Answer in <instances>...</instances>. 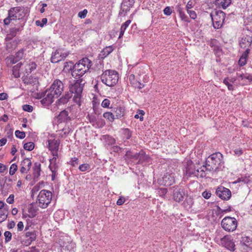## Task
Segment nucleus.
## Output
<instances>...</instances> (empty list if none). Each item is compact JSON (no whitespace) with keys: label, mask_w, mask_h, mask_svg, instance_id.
<instances>
[{"label":"nucleus","mask_w":252,"mask_h":252,"mask_svg":"<svg viewBox=\"0 0 252 252\" xmlns=\"http://www.w3.org/2000/svg\"><path fill=\"white\" fill-rule=\"evenodd\" d=\"M82 80H77L73 84L69 87V91L66 92L64 95H63L59 101L60 103L65 104L72 96L74 102L79 105H81V99L82 97V93L83 89L84 83H82Z\"/></svg>","instance_id":"f257e3e1"},{"label":"nucleus","mask_w":252,"mask_h":252,"mask_svg":"<svg viewBox=\"0 0 252 252\" xmlns=\"http://www.w3.org/2000/svg\"><path fill=\"white\" fill-rule=\"evenodd\" d=\"M222 158V156L219 152L211 155L206 159L205 165L206 170L209 172H216L220 169Z\"/></svg>","instance_id":"f03ea898"},{"label":"nucleus","mask_w":252,"mask_h":252,"mask_svg":"<svg viewBox=\"0 0 252 252\" xmlns=\"http://www.w3.org/2000/svg\"><path fill=\"white\" fill-rule=\"evenodd\" d=\"M92 65L91 61L88 58H83L73 65L72 75L75 78L82 77L90 69Z\"/></svg>","instance_id":"7ed1b4c3"},{"label":"nucleus","mask_w":252,"mask_h":252,"mask_svg":"<svg viewBox=\"0 0 252 252\" xmlns=\"http://www.w3.org/2000/svg\"><path fill=\"white\" fill-rule=\"evenodd\" d=\"M118 75L115 70H107L101 75V81L109 87L115 85L118 81Z\"/></svg>","instance_id":"20e7f679"},{"label":"nucleus","mask_w":252,"mask_h":252,"mask_svg":"<svg viewBox=\"0 0 252 252\" xmlns=\"http://www.w3.org/2000/svg\"><path fill=\"white\" fill-rule=\"evenodd\" d=\"M52 198V193L49 190H41L37 197L36 203L42 208H46L50 203Z\"/></svg>","instance_id":"39448f33"},{"label":"nucleus","mask_w":252,"mask_h":252,"mask_svg":"<svg viewBox=\"0 0 252 252\" xmlns=\"http://www.w3.org/2000/svg\"><path fill=\"white\" fill-rule=\"evenodd\" d=\"M225 13L220 10H216L211 13L210 17L215 29H219L221 27L225 19Z\"/></svg>","instance_id":"423d86ee"},{"label":"nucleus","mask_w":252,"mask_h":252,"mask_svg":"<svg viewBox=\"0 0 252 252\" xmlns=\"http://www.w3.org/2000/svg\"><path fill=\"white\" fill-rule=\"evenodd\" d=\"M222 228L226 231H234L237 226V221L234 218L226 217L222 219L221 222Z\"/></svg>","instance_id":"0eeeda50"},{"label":"nucleus","mask_w":252,"mask_h":252,"mask_svg":"<svg viewBox=\"0 0 252 252\" xmlns=\"http://www.w3.org/2000/svg\"><path fill=\"white\" fill-rule=\"evenodd\" d=\"M20 11L19 7H15L11 8L8 13V17L5 18L3 20L4 24L5 25H9L12 21H15L18 18V14Z\"/></svg>","instance_id":"6e6552de"},{"label":"nucleus","mask_w":252,"mask_h":252,"mask_svg":"<svg viewBox=\"0 0 252 252\" xmlns=\"http://www.w3.org/2000/svg\"><path fill=\"white\" fill-rule=\"evenodd\" d=\"M68 55L67 52H64L62 49H57L55 52L52 53L51 58V62L53 63H57L64 60Z\"/></svg>","instance_id":"1a4fd4ad"},{"label":"nucleus","mask_w":252,"mask_h":252,"mask_svg":"<svg viewBox=\"0 0 252 252\" xmlns=\"http://www.w3.org/2000/svg\"><path fill=\"white\" fill-rule=\"evenodd\" d=\"M49 89L54 92V94H56V97H58L63 91L64 85L62 81L59 79H56Z\"/></svg>","instance_id":"9d476101"},{"label":"nucleus","mask_w":252,"mask_h":252,"mask_svg":"<svg viewBox=\"0 0 252 252\" xmlns=\"http://www.w3.org/2000/svg\"><path fill=\"white\" fill-rule=\"evenodd\" d=\"M216 193L217 195L222 200H227L230 199L231 196L230 190L222 186L218 187Z\"/></svg>","instance_id":"9b49d317"},{"label":"nucleus","mask_w":252,"mask_h":252,"mask_svg":"<svg viewBox=\"0 0 252 252\" xmlns=\"http://www.w3.org/2000/svg\"><path fill=\"white\" fill-rule=\"evenodd\" d=\"M36 237V235L34 231L27 232L23 236V238H21V243L24 246H28L35 240Z\"/></svg>","instance_id":"f8f14e48"},{"label":"nucleus","mask_w":252,"mask_h":252,"mask_svg":"<svg viewBox=\"0 0 252 252\" xmlns=\"http://www.w3.org/2000/svg\"><path fill=\"white\" fill-rule=\"evenodd\" d=\"M60 141L59 140H49L48 147L49 150L52 152L53 157H56V159L58 157V151L59 150Z\"/></svg>","instance_id":"ddd939ff"},{"label":"nucleus","mask_w":252,"mask_h":252,"mask_svg":"<svg viewBox=\"0 0 252 252\" xmlns=\"http://www.w3.org/2000/svg\"><path fill=\"white\" fill-rule=\"evenodd\" d=\"M55 97H56V94H54V92L49 89L46 91L44 97L41 100V102L43 105L48 106L53 102Z\"/></svg>","instance_id":"4468645a"},{"label":"nucleus","mask_w":252,"mask_h":252,"mask_svg":"<svg viewBox=\"0 0 252 252\" xmlns=\"http://www.w3.org/2000/svg\"><path fill=\"white\" fill-rule=\"evenodd\" d=\"M134 3V0H123V2L121 4V10L120 13L122 15L123 12L124 15L129 10L130 7H131Z\"/></svg>","instance_id":"2eb2a0df"},{"label":"nucleus","mask_w":252,"mask_h":252,"mask_svg":"<svg viewBox=\"0 0 252 252\" xmlns=\"http://www.w3.org/2000/svg\"><path fill=\"white\" fill-rule=\"evenodd\" d=\"M185 168L186 175H188L189 176L191 175H194L195 176L196 174H198V170H196L194 168V165L191 160L188 161Z\"/></svg>","instance_id":"dca6fc26"},{"label":"nucleus","mask_w":252,"mask_h":252,"mask_svg":"<svg viewBox=\"0 0 252 252\" xmlns=\"http://www.w3.org/2000/svg\"><path fill=\"white\" fill-rule=\"evenodd\" d=\"M221 244L229 250L234 251V243L226 236H224L220 240Z\"/></svg>","instance_id":"f3484780"},{"label":"nucleus","mask_w":252,"mask_h":252,"mask_svg":"<svg viewBox=\"0 0 252 252\" xmlns=\"http://www.w3.org/2000/svg\"><path fill=\"white\" fill-rule=\"evenodd\" d=\"M163 182L165 186H169L175 182L174 174L167 173L163 177Z\"/></svg>","instance_id":"a211bd4d"},{"label":"nucleus","mask_w":252,"mask_h":252,"mask_svg":"<svg viewBox=\"0 0 252 252\" xmlns=\"http://www.w3.org/2000/svg\"><path fill=\"white\" fill-rule=\"evenodd\" d=\"M138 161L136 162L137 164H142L144 162H149L150 161V157L146 155L143 150H141L138 153Z\"/></svg>","instance_id":"6ab92c4d"},{"label":"nucleus","mask_w":252,"mask_h":252,"mask_svg":"<svg viewBox=\"0 0 252 252\" xmlns=\"http://www.w3.org/2000/svg\"><path fill=\"white\" fill-rule=\"evenodd\" d=\"M184 195L185 194L183 192L182 189H175L173 192V199L176 202H180L183 200Z\"/></svg>","instance_id":"aec40b11"},{"label":"nucleus","mask_w":252,"mask_h":252,"mask_svg":"<svg viewBox=\"0 0 252 252\" xmlns=\"http://www.w3.org/2000/svg\"><path fill=\"white\" fill-rule=\"evenodd\" d=\"M41 164L38 162H35L34 164V166L33 167V178L35 180H37L38 179L40 175V171H41Z\"/></svg>","instance_id":"412c9836"},{"label":"nucleus","mask_w":252,"mask_h":252,"mask_svg":"<svg viewBox=\"0 0 252 252\" xmlns=\"http://www.w3.org/2000/svg\"><path fill=\"white\" fill-rule=\"evenodd\" d=\"M50 164L49 166L51 171L52 172V180H54L55 179V177L56 176V157H53L52 159H50Z\"/></svg>","instance_id":"4be33fe9"},{"label":"nucleus","mask_w":252,"mask_h":252,"mask_svg":"<svg viewBox=\"0 0 252 252\" xmlns=\"http://www.w3.org/2000/svg\"><path fill=\"white\" fill-rule=\"evenodd\" d=\"M23 25L21 24L20 25L10 29L8 35L12 37L16 36L17 34L23 30Z\"/></svg>","instance_id":"5701e85b"},{"label":"nucleus","mask_w":252,"mask_h":252,"mask_svg":"<svg viewBox=\"0 0 252 252\" xmlns=\"http://www.w3.org/2000/svg\"><path fill=\"white\" fill-rule=\"evenodd\" d=\"M113 111L115 114L114 115L116 119H120L125 115V109L123 107L114 108Z\"/></svg>","instance_id":"b1692460"},{"label":"nucleus","mask_w":252,"mask_h":252,"mask_svg":"<svg viewBox=\"0 0 252 252\" xmlns=\"http://www.w3.org/2000/svg\"><path fill=\"white\" fill-rule=\"evenodd\" d=\"M113 50L114 48L112 46L106 47L101 52L99 56L101 58L104 59L108 56Z\"/></svg>","instance_id":"393cba45"},{"label":"nucleus","mask_w":252,"mask_h":252,"mask_svg":"<svg viewBox=\"0 0 252 252\" xmlns=\"http://www.w3.org/2000/svg\"><path fill=\"white\" fill-rule=\"evenodd\" d=\"M126 159L131 160L133 162L138 161V153H133L130 151H127L125 155Z\"/></svg>","instance_id":"a878e982"},{"label":"nucleus","mask_w":252,"mask_h":252,"mask_svg":"<svg viewBox=\"0 0 252 252\" xmlns=\"http://www.w3.org/2000/svg\"><path fill=\"white\" fill-rule=\"evenodd\" d=\"M216 4L221 7L223 9H225L231 3V0H215Z\"/></svg>","instance_id":"bb28decb"},{"label":"nucleus","mask_w":252,"mask_h":252,"mask_svg":"<svg viewBox=\"0 0 252 252\" xmlns=\"http://www.w3.org/2000/svg\"><path fill=\"white\" fill-rule=\"evenodd\" d=\"M58 118L61 121H66L69 120L68 112L66 110L62 111L58 116Z\"/></svg>","instance_id":"cd10ccee"},{"label":"nucleus","mask_w":252,"mask_h":252,"mask_svg":"<svg viewBox=\"0 0 252 252\" xmlns=\"http://www.w3.org/2000/svg\"><path fill=\"white\" fill-rule=\"evenodd\" d=\"M24 52L23 50H20L17 52L15 55L12 61L13 63H16L21 60L23 57Z\"/></svg>","instance_id":"c85d7f7f"},{"label":"nucleus","mask_w":252,"mask_h":252,"mask_svg":"<svg viewBox=\"0 0 252 252\" xmlns=\"http://www.w3.org/2000/svg\"><path fill=\"white\" fill-rule=\"evenodd\" d=\"M87 118L93 126H94L95 124H97V118L94 114H89L87 117Z\"/></svg>","instance_id":"c756f323"},{"label":"nucleus","mask_w":252,"mask_h":252,"mask_svg":"<svg viewBox=\"0 0 252 252\" xmlns=\"http://www.w3.org/2000/svg\"><path fill=\"white\" fill-rule=\"evenodd\" d=\"M252 42V39H251V37H245L244 38H242L241 41L240 43V45L241 47L242 48H245L246 46H243V45L244 44H246L247 43V45L248 46H250L251 44V43Z\"/></svg>","instance_id":"7c9ffc66"},{"label":"nucleus","mask_w":252,"mask_h":252,"mask_svg":"<svg viewBox=\"0 0 252 252\" xmlns=\"http://www.w3.org/2000/svg\"><path fill=\"white\" fill-rule=\"evenodd\" d=\"M193 204L192 198L190 197H187L184 202V206L187 209H190Z\"/></svg>","instance_id":"2f4dec72"},{"label":"nucleus","mask_w":252,"mask_h":252,"mask_svg":"<svg viewBox=\"0 0 252 252\" xmlns=\"http://www.w3.org/2000/svg\"><path fill=\"white\" fill-rule=\"evenodd\" d=\"M103 116L104 118L106 119L111 122H113L116 119L114 114L110 112L104 113L103 115Z\"/></svg>","instance_id":"473e14b6"},{"label":"nucleus","mask_w":252,"mask_h":252,"mask_svg":"<svg viewBox=\"0 0 252 252\" xmlns=\"http://www.w3.org/2000/svg\"><path fill=\"white\" fill-rule=\"evenodd\" d=\"M21 165H22V166H25L26 167V168L30 170L31 168V167L32 166V162L29 158H25L22 161Z\"/></svg>","instance_id":"72a5a7b5"},{"label":"nucleus","mask_w":252,"mask_h":252,"mask_svg":"<svg viewBox=\"0 0 252 252\" xmlns=\"http://www.w3.org/2000/svg\"><path fill=\"white\" fill-rule=\"evenodd\" d=\"M196 170H198V172L197 173H198L197 174H196L195 176H196L197 177H200V178H203V177H205V176H206L205 171H206V170L205 168V166L203 168L201 167L197 169H196Z\"/></svg>","instance_id":"f704fd0d"},{"label":"nucleus","mask_w":252,"mask_h":252,"mask_svg":"<svg viewBox=\"0 0 252 252\" xmlns=\"http://www.w3.org/2000/svg\"><path fill=\"white\" fill-rule=\"evenodd\" d=\"M24 83L26 84H31L35 82H36V79L35 78L32 77V76L29 77H26L23 79Z\"/></svg>","instance_id":"c9c22d12"},{"label":"nucleus","mask_w":252,"mask_h":252,"mask_svg":"<svg viewBox=\"0 0 252 252\" xmlns=\"http://www.w3.org/2000/svg\"><path fill=\"white\" fill-rule=\"evenodd\" d=\"M34 147V144L33 142H30L26 143L24 145V148L28 151H32Z\"/></svg>","instance_id":"e433bc0d"},{"label":"nucleus","mask_w":252,"mask_h":252,"mask_svg":"<svg viewBox=\"0 0 252 252\" xmlns=\"http://www.w3.org/2000/svg\"><path fill=\"white\" fill-rule=\"evenodd\" d=\"M230 82L228 77L224 78L223 81V83L227 86L228 89L229 91H233L234 90V87Z\"/></svg>","instance_id":"4c0bfd02"},{"label":"nucleus","mask_w":252,"mask_h":252,"mask_svg":"<svg viewBox=\"0 0 252 252\" xmlns=\"http://www.w3.org/2000/svg\"><path fill=\"white\" fill-rule=\"evenodd\" d=\"M47 22V19L46 18H44L42 19V21L37 20L35 21V24L37 26H40L43 27L44 25L46 24Z\"/></svg>","instance_id":"58836bf2"},{"label":"nucleus","mask_w":252,"mask_h":252,"mask_svg":"<svg viewBox=\"0 0 252 252\" xmlns=\"http://www.w3.org/2000/svg\"><path fill=\"white\" fill-rule=\"evenodd\" d=\"M15 136L20 139H23L26 136L25 132L24 131H21L20 130H17L15 132Z\"/></svg>","instance_id":"ea45409f"},{"label":"nucleus","mask_w":252,"mask_h":252,"mask_svg":"<svg viewBox=\"0 0 252 252\" xmlns=\"http://www.w3.org/2000/svg\"><path fill=\"white\" fill-rule=\"evenodd\" d=\"M178 12L179 13L180 16L182 20H183L185 22H188V18L187 16V15L185 14V13L182 11V9L181 8H179Z\"/></svg>","instance_id":"a19ab883"},{"label":"nucleus","mask_w":252,"mask_h":252,"mask_svg":"<svg viewBox=\"0 0 252 252\" xmlns=\"http://www.w3.org/2000/svg\"><path fill=\"white\" fill-rule=\"evenodd\" d=\"M4 235L5 237V242L6 243L9 242L11 240L12 234L10 231H5L4 233Z\"/></svg>","instance_id":"79ce46f5"},{"label":"nucleus","mask_w":252,"mask_h":252,"mask_svg":"<svg viewBox=\"0 0 252 252\" xmlns=\"http://www.w3.org/2000/svg\"><path fill=\"white\" fill-rule=\"evenodd\" d=\"M17 170V165L13 163L12 164L9 169V174L11 175H13L15 174V172Z\"/></svg>","instance_id":"37998d69"},{"label":"nucleus","mask_w":252,"mask_h":252,"mask_svg":"<svg viewBox=\"0 0 252 252\" xmlns=\"http://www.w3.org/2000/svg\"><path fill=\"white\" fill-rule=\"evenodd\" d=\"M217 210L216 211V214L218 215H220V214H222L223 213L228 212L230 211V208L228 209H227L223 210V209H220V207L217 206Z\"/></svg>","instance_id":"c03bdc74"},{"label":"nucleus","mask_w":252,"mask_h":252,"mask_svg":"<svg viewBox=\"0 0 252 252\" xmlns=\"http://www.w3.org/2000/svg\"><path fill=\"white\" fill-rule=\"evenodd\" d=\"M22 108L23 110L28 112H31L33 110L32 106L28 104H25L23 105Z\"/></svg>","instance_id":"a18cd8bd"},{"label":"nucleus","mask_w":252,"mask_h":252,"mask_svg":"<svg viewBox=\"0 0 252 252\" xmlns=\"http://www.w3.org/2000/svg\"><path fill=\"white\" fill-rule=\"evenodd\" d=\"M110 104V101L108 99L105 98L102 101L101 106L103 108H108Z\"/></svg>","instance_id":"49530a36"},{"label":"nucleus","mask_w":252,"mask_h":252,"mask_svg":"<svg viewBox=\"0 0 252 252\" xmlns=\"http://www.w3.org/2000/svg\"><path fill=\"white\" fill-rule=\"evenodd\" d=\"M90 168V166L87 164H83L79 166V169L81 171H86Z\"/></svg>","instance_id":"de8ad7c7"},{"label":"nucleus","mask_w":252,"mask_h":252,"mask_svg":"<svg viewBox=\"0 0 252 252\" xmlns=\"http://www.w3.org/2000/svg\"><path fill=\"white\" fill-rule=\"evenodd\" d=\"M133 87L137 88L139 89L142 88L144 86L140 82L136 81L135 82H133L131 84Z\"/></svg>","instance_id":"09e8293b"},{"label":"nucleus","mask_w":252,"mask_h":252,"mask_svg":"<svg viewBox=\"0 0 252 252\" xmlns=\"http://www.w3.org/2000/svg\"><path fill=\"white\" fill-rule=\"evenodd\" d=\"M167 190L165 188H160L158 189V193L161 196H164L167 193Z\"/></svg>","instance_id":"8fccbe9b"},{"label":"nucleus","mask_w":252,"mask_h":252,"mask_svg":"<svg viewBox=\"0 0 252 252\" xmlns=\"http://www.w3.org/2000/svg\"><path fill=\"white\" fill-rule=\"evenodd\" d=\"M88 13V11L87 9H84L82 11H80L78 13V17L81 18H84Z\"/></svg>","instance_id":"3c124183"},{"label":"nucleus","mask_w":252,"mask_h":252,"mask_svg":"<svg viewBox=\"0 0 252 252\" xmlns=\"http://www.w3.org/2000/svg\"><path fill=\"white\" fill-rule=\"evenodd\" d=\"M187 12L191 18L195 19L196 18V14L194 11L189 10Z\"/></svg>","instance_id":"603ef678"},{"label":"nucleus","mask_w":252,"mask_h":252,"mask_svg":"<svg viewBox=\"0 0 252 252\" xmlns=\"http://www.w3.org/2000/svg\"><path fill=\"white\" fill-rule=\"evenodd\" d=\"M12 73L13 75L15 78H18L20 77V73H19V69H15L14 67H13L12 68Z\"/></svg>","instance_id":"864d4df0"},{"label":"nucleus","mask_w":252,"mask_h":252,"mask_svg":"<svg viewBox=\"0 0 252 252\" xmlns=\"http://www.w3.org/2000/svg\"><path fill=\"white\" fill-rule=\"evenodd\" d=\"M164 14L166 15L169 16L170 15L172 12L170 7L167 6L163 10Z\"/></svg>","instance_id":"5fc2aeb1"},{"label":"nucleus","mask_w":252,"mask_h":252,"mask_svg":"<svg viewBox=\"0 0 252 252\" xmlns=\"http://www.w3.org/2000/svg\"><path fill=\"white\" fill-rule=\"evenodd\" d=\"M125 201H126L125 198L121 196L117 200V204L118 205H121L124 203Z\"/></svg>","instance_id":"6e6d98bb"},{"label":"nucleus","mask_w":252,"mask_h":252,"mask_svg":"<svg viewBox=\"0 0 252 252\" xmlns=\"http://www.w3.org/2000/svg\"><path fill=\"white\" fill-rule=\"evenodd\" d=\"M14 196L13 194H10L7 198L6 202L9 204H12L14 202Z\"/></svg>","instance_id":"4d7b16f0"},{"label":"nucleus","mask_w":252,"mask_h":252,"mask_svg":"<svg viewBox=\"0 0 252 252\" xmlns=\"http://www.w3.org/2000/svg\"><path fill=\"white\" fill-rule=\"evenodd\" d=\"M29 69L30 70V72H32V70L35 69L36 67V64L34 62H32L29 65Z\"/></svg>","instance_id":"13d9d810"},{"label":"nucleus","mask_w":252,"mask_h":252,"mask_svg":"<svg viewBox=\"0 0 252 252\" xmlns=\"http://www.w3.org/2000/svg\"><path fill=\"white\" fill-rule=\"evenodd\" d=\"M247 59L245 58L241 57L239 60V64L241 66H243L246 63Z\"/></svg>","instance_id":"bf43d9fd"},{"label":"nucleus","mask_w":252,"mask_h":252,"mask_svg":"<svg viewBox=\"0 0 252 252\" xmlns=\"http://www.w3.org/2000/svg\"><path fill=\"white\" fill-rule=\"evenodd\" d=\"M7 217V215L5 214L4 213L0 214V223L3 222L4 220L6 219Z\"/></svg>","instance_id":"052dcab7"},{"label":"nucleus","mask_w":252,"mask_h":252,"mask_svg":"<svg viewBox=\"0 0 252 252\" xmlns=\"http://www.w3.org/2000/svg\"><path fill=\"white\" fill-rule=\"evenodd\" d=\"M242 242L244 243V245L247 246L248 243H249L250 238L248 237H243L242 238Z\"/></svg>","instance_id":"680f3d73"},{"label":"nucleus","mask_w":252,"mask_h":252,"mask_svg":"<svg viewBox=\"0 0 252 252\" xmlns=\"http://www.w3.org/2000/svg\"><path fill=\"white\" fill-rule=\"evenodd\" d=\"M126 29V28H125V27H124L123 25H122V26L121 27L120 32V35H119V38L122 37L123 36L124 32Z\"/></svg>","instance_id":"e2e57ef3"},{"label":"nucleus","mask_w":252,"mask_h":252,"mask_svg":"<svg viewBox=\"0 0 252 252\" xmlns=\"http://www.w3.org/2000/svg\"><path fill=\"white\" fill-rule=\"evenodd\" d=\"M193 6V2L191 0H189L187 3V4L186 5L187 10H189V9L191 8Z\"/></svg>","instance_id":"0e129e2a"},{"label":"nucleus","mask_w":252,"mask_h":252,"mask_svg":"<svg viewBox=\"0 0 252 252\" xmlns=\"http://www.w3.org/2000/svg\"><path fill=\"white\" fill-rule=\"evenodd\" d=\"M7 169V166L0 163V173H2Z\"/></svg>","instance_id":"69168bd1"},{"label":"nucleus","mask_w":252,"mask_h":252,"mask_svg":"<svg viewBox=\"0 0 252 252\" xmlns=\"http://www.w3.org/2000/svg\"><path fill=\"white\" fill-rule=\"evenodd\" d=\"M211 193L210 192H207V191H204L202 193L203 197H204L206 199L209 198L210 197V196H211Z\"/></svg>","instance_id":"338daca9"},{"label":"nucleus","mask_w":252,"mask_h":252,"mask_svg":"<svg viewBox=\"0 0 252 252\" xmlns=\"http://www.w3.org/2000/svg\"><path fill=\"white\" fill-rule=\"evenodd\" d=\"M24 228V224L22 221H19L17 224V228L19 231H22Z\"/></svg>","instance_id":"774afa93"}]
</instances>
